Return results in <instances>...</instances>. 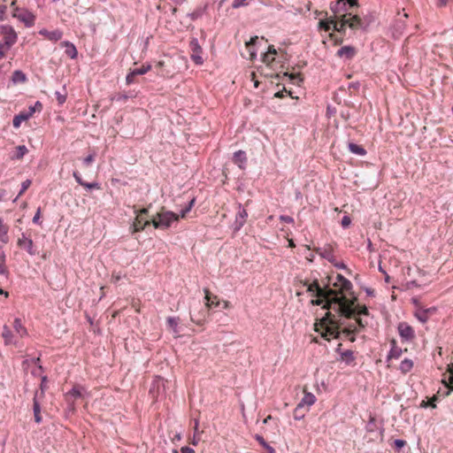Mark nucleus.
Wrapping results in <instances>:
<instances>
[{
	"instance_id": "obj_38",
	"label": "nucleus",
	"mask_w": 453,
	"mask_h": 453,
	"mask_svg": "<svg viewBox=\"0 0 453 453\" xmlns=\"http://www.w3.org/2000/svg\"><path fill=\"white\" fill-rule=\"evenodd\" d=\"M401 352H402L401 349L394 346V347H392V349L389 351L388 357L389 358H398L401 355Z\"/></svg>"
},
{
	"instance_id": "obj_57",
	"label": "nucleus",
	"mask_w": 453,
	"mask_h": 453,
	"mask_svg": "<svg viewBox=\"0 0 453 453\" xmlns=\"http://www.w3.org/2000/svg\"><path fill=\"white\" fill-rule=\"evenodd\" d=\"M191 320L196 324V325H198V326H201L203 324L204 322V319L203 318H195L194 316L191 315Z\"/></svg>"
},
{
	"instance_id": "obj_18",
	"label": "nucleus",
	"mask_w": 453,
	"mask_h": 453,
	"mask_svg": "<svg viewBox=\"0 0 453 453\" xmlns=\"http://www.w3.org/2000/svg\"><path fill=\"white\" fill-rule=\"evenodd\" d=\"M233 160H234V162L236 165H238V166L241 169H244L245 168V164L247 162V157H246L245 151L238 150V151L234 152V157H233Z\"/></svg>"
},
{
	"instance_id": "obj_23",
	"label": "nucleus",
	"mask_w": 453,
	"mask_h": 453,
	"mask_svg": "<svg viewBox=\"0 0 453 453\" xmlns=\"http://www.w3.org/2000/svg\"><path fill=\"white\" fill-rule=\"evenodd\" d=\"M205 293V299H206V306L211 308L212 306L214 307H219L221 304V302L219 300L218 296H214L212 297L210 296V292L208 289H204Z\"/></svg>"
},
{
	"instance_id": "obj_45",
	"label": "nucleus",
	"mask_w": 453,
	"mask_h": 453,
	"mask_svg": "<svg viewBox=\"0 0 453 453\" xmlns=\"http://www.w3.org/2000/svg\"><path fill=\"white\" fill-rule=\"evenodd\" d=\"M83 187L87 189H92V188H100V185L98 182H91V183H88V182H85L83 184Z\"/></svg>"
},
{
	"instance_id": "obj_51",
	"label": "nucleus",
	"mask_w": 453,
	"mask_h": 453,
	"mask_svg": "<svg viewBox=\"0 0 453 453\" xmlns=\"http://www.w3.org/2000/svg\"><path fill=\"white\" fill-rule=\"evenodd\" d=\"M29 362L33 363L34 365H38V367H39L40 369H42V366L39 365V362H40V358H39V357L32 358L31 360H27H27H25V361L23 362V365L25 366V365H28V363H29Z\"/></svg>"
},
{
	"instance_id": "obj_32",
	"label": "nucleus",
	"mask_w": 453,
	"mask_h": 453,
	"mask_svg": "<svg viewBox=\"0 0 453 453\" xmlns=\"http://www.w3.org/2000/svg\"><path fill=\"white\" fill-rule=\"evenodd\" d=\"M8 226L4 225L3 219L0 218V241L4 243L8 242Z\"/></svg>"
},
{
	"instance_id": "obj_59",
	"label": "nucleus",
	"mask_w": 453,
	"mask_h": 453,
	"mask_svg": "<svg viewBox=\"0 0 453 453\" xmlns=\"http://www.w3.org/2000/svg\"><path fill=\"white\" fill-rule=\"evenodd\" d=\"M220 305L225 310H228V309H230L232 307L230 302H228L226 300L222 301Z\"/></svg>"
},
{
	"instance_id": "obj_9",
	"label": "nucleus",
	"mask_w": 453,
	"mask_h": 453,
	"mask_svg": "<svg viewBox=\"0 0 453 453\" xmlns=\"http://www.w3.org/2000/svg\"><path fill=\"white\" fill-rule=\"evenodd\" d=\"M190 48L192 50L191 58L196 65H202L203 63V59L202 58V48L198 42V40L193 38L190 41Z\"/></svg>"
},
{
	"instance_id": "obj_15",
	"label": "nucleus",
	"mask_w": 453,
	"mask_h": 453,
	"mask_svg": "<svg viewBox=\"0 0 453 453\" xmlns=\"http://www.w3.org/2000/svg\"><path fill=\"white\" fill-rule=\"evenodd\" d=\"M356 53H357V50L353 46L347 45V46H343L338 50L337 56L339 58L351 59L355 57Z\"/></svg>"
},
{
	"instance_id": "obj_52",
	"label": "nucleus",
	"mask_w": 453,
	"mask_h": 453,
	"mask_svg": "<svg viewBox=\"0 0 453 453\" xmlns=\"http://www.w3.org/2000/svg\"><path fill=\"white\" fill-rule=\"evenodd\" d=\"M73 176L75 179V180L77 181V183L83 187V184L85 183V181L82 180L80 173L78 172H73Z\"/></svg>"
},
{
	"instance_id": "obj_61",
	"label": "nucleus",
	"mask_w": 453,
	"mask_h": 453,
	"mask_svg": "<svg viewBox=\"0 0 453 453\" xmlns=\"http://www.w3.org/2000/svg\"><path fill=\"white\" fill-rule=\"evenodd\" d=\"M35 111V106H30L27 111H25V112L27 115H29L30 118L34 115Z\"/></svg>"
},
{
	"instance_id": "obj_50",
	"label": "nucleus",
	"mask_w": 453,
	"mask_h": 453,
	"mask_svg": "<svg viewBox=\"0 0 453 453\" xmlns=\"http://www.w3.org/2000/svg\"><path fill=\"white\" fill-rule=\"evenodd\" d=\"M7 271L4 266V256H2L0 257V274L4 275L6 274Z\"/></svg>"
},
{
	"instance_id": "obj_43",
	"label": "nucleus",
	"mask_w": 453,
	"mask_h": 453,
	"mask_svg": "<svg viewBox=\"0 0 453 453\" xmlns=\"http://www.w3.org/2000/svg\"><path fill=\"white\" fill-rule=\"evenodd\" d=\"M55 96H56V98H57V100H58L59 104H63L65 102V100H66V95L65 94H62V93L57 91L55 93Z\"/></svg>"
},
{
	"instance_id": "obj_21",
	"label": "nucleus",
	"mask_w": 453,
	"mask_h": 453,
	"mask_svg": "<svg viewBox=\"0 0 453 453\" xmlns=\"http://www.w3.org/2000/svg\"><path fill=\"white\" fill-rule=\"evenodd\" d=\"M166 323L169 328H171V330L173 331L174 337H179V319L175 317H168L166 319Z\"/></svg>"
},
{
	"instance_id": "obj_29",
	"label": "nucleus",
	"mask_w": 453,
	"mask_h": 453,
	"mask_svg": "<svg viewBox=\"0 0 453 453\" xmlns=\"http://www.w3.org/2000/svg\"><path fill=\"white\" fill-rule=\"evenodd\" d=\"M348 148H349V151L352 152L353 154L359 155V156H365L366 154V150L363 147H361L356 143L349 142L348 145Z\"/></svg>"
},
{
	"instance_id": "obj_30",
	"label": "nucleus",
	"mask_w": 453,
	"mask_h": 453,
	"mask_svg": "<svg viewBox=\"0 0 453 453\" xmlns=\"http://www.w3.org/2000/svg\"><path fill=\"white\" fill-rule=\"evenodd\" d=\"M254 438L256 439V441H258V443L267 451V453H275V449L274 448H273L272 446H270L266 441L263 438V436L259 435V434H256L254 436Z\"/></svg>"
},
{
	"instance_id": "obj_20",
	"label": "nucleus",
	"mask_w": 453,
	"mask_h": 453,
	"mask_svg": "<svg viewBox=\"0 0 453 453\" xmlns=\"http://www.w3.org/2000/svg\"><path fill=\"white\" fill-rule=\"evenodd\" d=\"M2 337L4 340V343L6 345L16 344L14 341L13 334L10 329V327L6 325L3 326Z\"/></svg>"
},
{
	"instance_id": "obj_22",
	"label": "nucleus",
	"mask_w": 453,
	"mask_h": 453,
	"mask_svg": "<svg viewBox=\"0 0 453 453\" xmlns=\"http://www.w3.org/2000/svg\"><path fill=\"white\" fill-rule=\"evenodd\" d=\"M247 217V211L244 208H242L241 204H239V211L236 215L235 219L236 224H238V228L242 227L245 224Z\"/></svg>"
},
{
	"instance_id": "obj_64",
	"label": "nucleus",
	"mask_w": 453,
	"mask_h": 453,
	"mask_svg": "<svg viewBox=\"0 0 453 453\" xmlns=\"http://www.w3.org/2000/svg\"><path fill=\"white\" fill-rule=\"evenodd\" d=\"M34 106H35V111H40L42 108V105L39 101H37Z\"/></svg>"
},
{
	"instance_id": "obj_42",
	"label": "nucleus",
	"mask_w": 453,
	"mask_h": 453,
	"mask_svg": "<svg viewBox=\"0 0 453 453\" xmlns=\"http://www.w3.org/2000/svg\"><path fill=\"white\" fill-rule=\"evenodd\" d=\"M11 48H12L11 46L6 45L4 42H0V59L5 56L6 52Z\"/></svg>"
},
{
	"instance_id": "obj_33",
	"label": "nucleus",
	"mask_w": 453,
	"mask_h": 453,
	"mask_svg": "<svg viewBox=\"0 0 453 453\" xmlns=\"http://www.w3.org/2000/svg\"><path fill=\"white\" fill-rule=\"evenodd\" d=\"M412 366V361L411 359L405 358L401 362L399 368L403 372L406 373L411 370Z\"/></svg>"
},
{
	"instance_id": "obj_53",
	"label": "nucleus",
	"mask_w": 453,
	"mask_h": 453,
	"mask_svg": "<svg viewBox=\"0 0 453 453\" xmlns=\"http://www.w3.org/2000/svg\"><path fill=\"white\" fill-rule=\"evenodd\" d=\"M136 75L135 74H133V70L127 75L126 77V82L127 84L130 85L134 82V77Z\"/></svg>"
},
{
	"instance_id": "obj_41",
	"label": "nucleus",
	"mask_w": 453,
	"mask_h": 453,
	"mask_svg": "<svg viewBox=\"0 0 453 453\" xmlns=\"http://www.w3.org/2000/svg\"><path fill=\"white\" fill-rule=\"evenodd\" d=\"M96 158V152H92L89 155H88L86 157L83 158V164L85 165H89L91 163L94 162Z\"/></svg>"
},
{
	"instance_id": "obj_56",
	"label": "nucleus",
	"mask_w": 453,
	"mask_h": 453,
	"mask_svg": "<svg viewBox=\"0 0 453 453\" xmlns=\"http://www.w3.org/2000/svg\"><path fill=\"white\" fill-rule=\"evenodd\" d=\"M418 287H419V284L417 282V280H411L406 283L407 289H411L413 288H418Z\"/></svg>"
},
{
	"instance_id": "obj_46",
	"label": "nucleus",
	"mask_w": 453,
	"mask_h": 453,
	"mask_svg": "<svg viewBox=\"0 0 453 453\" xmlns=\"http://www.w3.org/2000/svg\"><path fill=\"white\" fill-rule=\"evenodd\" d=\"M40 218H41V208H38L34 218H33V223L41 225L42 222L40 220Z\"/></svg>"
},
{
	"instance_id": "obj_36",
	"label": "nucleus",
	"mask_w": 453,
	"mask_h": 453,
	"mask_svg": "<svg viewBox=\"0 0 453 453\" xmlns=\"http://www.w3.org/2000/svg\"><path fill=\"white\" fill-rule=\"evenodd\" d=\"M32 181L31 180H24L22 183H21V188L19 192V195L17 196V197L14 199V202H16L18 200V198L23 195V193H25V191L30 187Z\"/></svg>"
},
{
	"instance_id": "obj_44",
	"label": "nucleus",
	"mask_w": 453,
	"mask_h": 453,
	"mask_svg": "<svg viewBox=\"0 0 453 453\" xmlns=\"http://www.w3.org/2000/svg\"><path fill=\"white\" fill-rule=\"evenodd\" d=\"M341 224H342L343 228L349 227L350 226V224H351L350 218L349 216H347V215L343 216V218L342 219Z\"/></svg>"
},
{
	"instance_id": "obj_4",
	"label": "nucleus",
	"mask_w": 453,
	"mask_h": 453,
	"mask_svg": "<svg viewBox=\"0 0 453 453\" xmlns=\"http://www.w3.org/2000/svg\"><path fill=\"white\" fill-rule=\"evenodd\" d=\"M347 19L344 20L348 23V27L352 30L366 31L373 21V18L371 15H365L360 17L358 15H353L351 13H345Z\"/></svg>"
},
{
	"instance_id": "obj_19",
	"label": "nucleus",
	"mask_w": 453,
	"mask_h": 453,
	"mask_svg": "<svg viewBox=\"0 0 453 453\" xmlns=\"http://www.w3.org/2000/svg\"><path fill=\"white\" fill-rule=\"evenodd\" d=\"M13 328L16 334L20 337H26L27 336L28 333L25 326L22 324V321L20 319L16 318L13 321Z\"/></svg>"
},
{
	"instance_id": "obj_63",
	"label": "nucleus",
	"mask_w": 453,
	"mask_h": 453,
	"mask_svg": "<svg viewBox=\"0 0 453 453\" xmlns=\"http://www.w3.org/2000/svg\"><path fill=\"white\" fill-rule=\"evenodd\" d=\"M334 266L339 268V269H347V266L344 263L341 262V263H334Z\"/></svg>"
},
{
	"instance_id": "obj_12",
	"label": "nucleus",
	"mask_w": 453,
	"mask_h": 453,
	"mask_svg": "<svg viewBox=\"0 0 453 453\" xmlns=\"http://www.w3.org/2000/svg\"><path fill=\"white\" fill-rule=\"evenodd\" d=\"M436 309L434 307L427 309L418 307L415 311L414 315L420 322L426 323L428 320L430 315L434 313Z\"/></svg>"
},
{
	"instance_id": "obj_3",
	"label": "nucleus",
	"mask_w": 453,
	"mask_h": 453,
	"mask_svg": "<svg viewBox=\"0 0 453 453\" xmlns=\"http://www.w3.org/2000/svg\"><path fill=\"white\" fill-rule=\"evenodd\" d=\"M357 4V0H338L331 4V11L334 12V16H330L326 19H321L319 22V28L324 31H329L333 29V24L335 19L339 17V12H348V10Z\"/></svg>"
},
{
	"instance_id": "obj_5",
	"label": "nucleus",
	"mask_w": 453,
	"mask_h": 453,
	"mask_svg": "<svg viewBox=\"0 0 453 453\" xmlns=\"http://www.w3.org/2000/svg\"><path fill=\"white\" fill-rule=\"evenodd\" d=\"M148 208H143L137 213L136 218L130 227L132 233L140 232L151 223V221L144 219V216L148 214Z\"/></svg>"
},
{
	"instance_id": "obj_1",
	"label": "nucleus",
	"mask_w": 453,
	"mask_h": 453,
	"mask_svg": "<svg viewBox=\"0 0 453 453\" xmlns=\"http://www.w3.org/2000/svg\"><path fill=\"white\" fill-rule=\"evenodd\" d=\"M307 291L315 294L318 297V299L311 301L313 304L321 305L325 303L324 308L335 311L341 317L343 316L347 319L355 317L353 322L345 323L342 319H337L335 315L328 311L319 322L315 323V330L327 341L331 338H344L349 342H355V334L365 328L368 324L366 319L361 318L363 315H368L366 306L354 305L355 298L349 301L336 290L322 288L317 281L309 284Z\"/></svg>"
},
{
	"instance_id": "obj_40",
	"label": "nucleus",
	"mask_w": 453,
	"mask_h": 453,
	"mask_svg": "<svg viewBox=\"0 0 453 453\" xmlns=\"http://www.w3.org/2000/svg\"><path fill=\"white\" fill-rule=\"evenodd\" d=\"M249 0H234L232 3V7L234 9L246 6L248 4Z\"/></svg>"
},
{
	"instance_id": "obj_7",
	"label": "nucleus",
	"mask_w": 453,
	"mask_h": 453,
	"mask_svg": "<svg viewBox=\"0 0 453 453\" xmlns=\"http://www.w3.org/2000/svg\"><path fill=\"white\" fill-rule=\"evenodd\" d=\"M1 34L4 35L3 42L6 45L12 46L16 43L18 40V35L11 26H2L0 27Z\"/></svg>"
},
{
	"instance_id": "obj_11",
	"label": "nucleus",
	"mask_w": 453,
	"mask_h": 453,
	"mask_svg": "<svg viewBox=\"0 0 453 453\" xmlns=\"http://www.w3.org/2000/svg\"><path fill=\"white\" fill-rule=\"evenodd\" d=\"M303 393H304V395H303L302 400L300 401V403L297 404L296 408L295 409L296 413L298 412L304 406L311 407L316 402V396L312 393L306 392L305 390Z\"/></svg>"
},
{
	"instance_id": "obj_31",
	"label": "nucleus",
	"mask_w": 453,
	"mask_h": 453,
	"mask_svg": "<svg viewBox=\"0 0 453 453\" xmlns=\"http://www.w3.org/2000/svg\"><path fill=\"white\" fill-rule=\"evenodd\" d=\"M33 411H34V415H35V420L36 423H41L42 422V417H41V407H40V404L36 399V397L34 398V403H33Z\"/></svg>"
},
{
	"instance_id": "obj_60",
	"label": "nucleus",
	"mask_w": 453,
	"mask_h": 453,
	"mask_svg": "<svg viewBox=\"0 0 453 453\" xmlns=\"http://www.w3.org/2000/svg\"><path fill=\"white\" fill-rule=\"evenodd\" d=\"M437 400V396H434L432 397L429 401H428V406L431 407V408H436V404H435V401Z\"/></svg>"
},
{
	"instance_id": "obj_13",
	"label": "nucleus",
	"mask_w": 453,
	"mask_h": 453,
	"mask_svg": "<svg viewBox=\"0 0 453 453\" xmlns=\"http://www.w3.org/2000/svg\"><path fill=\"white\" fill-rule=\"evenodd\" d=\"M398 332L400 336L406 341L414 338V331L412 327L405 322H402L398 325Z\"/></svg>"
},
{
	"instance_id": "obj_58",
	"label": "nucleus",
	"mask_w": 453,
	"mask_h": 453,
	"mask_svg": "<svg viewBox=\"0 0 453 453\" xmlns=\"http://www.w3.org/2000/svg\"><path fill=\"white\" fill-rule=\"evenodd\" d=\"M257 39H258L257 36L251 37L249 42H246V47L249 48L251 45L255 44V42H257Z\"/></svg>"
},
{
	"instance_id": "obj_47",
	"label": "nucleus",
	"mask_w": 453,
	"mask_h": 453,
	"mask_svg": "<svg viewBox=\"0 0 453 453\" xmlns=\"http://www.w3.org/2000/svg\"><path fill=\"white\" fill-rule=\"evenodd\" d=\"M406 444V441L404 440H402V439H395L394 441V445L396 449H402L403 447H404Z\"/></svg>"
},
{
	"instance_id": "obj_8",
	"label": "nucleus",
	"mask_w": 453,
	"mask_h": 453,
	"mask_svg": "<svg viewBox=\"0 0 453 453\" xmlns=\"http://www.w3.org/2000/svg\"><path fill=\"white\" fill-rule=\"evenodd\" d=\"M165 380L159 376L154 378L151 387L150 388V394L154 399H157L162 393L165 390Z\"/></svg>"
},
{
	"instance_id": "obj_6",
	"label": "nucleus",
	"mask_w": 453,
	"mask_h": 453,
	"mask_svg": "<svg viewBox=\"0 0 453 453\" xmlns=\"http://www.w3.org/2000/svg\"><path fill=\"white\" fill-rule=\"evenodd\" d=\"M12 16L20 22H23L27 27H31L35 24V16L28 10L16 8L13 11Z\"/></svg>"
},
{
	"instance_id": "obj_55",
	"label": "nucleus",
	"mask_w": 453,
	"mask_h": 453,
	"mask_svg": "<svg viewBox=\"0 0 453 453\" xmlns=\"http://www.w3.org/2000/svg\"><path fill=\"white\" fill-rule=\"evenodd\" d=\"M449 387L453 389V364L449 367Z\"/></svg>"
},
{
	"instance_id": "obj_17",
	"label": "nucleus",
	"mask_w": 453,
	"mask_h": 453,
	"mask_svg": "<svg viewBox=\"0 0 453 453\" xmlns=\"http://www.w3.org/2000/svg\"><path fill=\"white\" fill-rule=\"evenodd\" d=\"M39 34L53 42H57V41L60 40L63 36V33L58 29H56L53 31H48L46 29H42L39 31Z\"/></svg>"
},
{
	"instance_id": "obj_54",
	"label": "nucleus",
	"mask_w": 453,
	"mask_h": 453,
	"mask_svg": "<svg viewBox=\"0 0 453 453\" xmlns=\"http://www.w3.org/2000/svg\"><path fill=\"white\" fill-rule=\"evenodd\" d=\"M129 98V96L126 94H119L111 98V100H117V101H126Z\"/></svg>"
},
{
	"instance_id": "obj_39",
	"label": "nucleus",
	"mask_w": 453,
	"mask_h": 453,
	"mask_svg": "<svg viewBox=\"0 0 453 453\" xmlns=\"http://www.w3.org/2000/svg\"><path fill=\"white\" fill-rule=\"evenodd\" d=\"M342 358L345 359V361L349 364L354 360L353 352L351 350H346L342 354Z\"/></svg>"
},
{
	"instance_id": "obj_62",
	"label": "nucleus",
	"mask_w": 453,
	"mask_h": 453,
	"mask_svg": "<svg viewBox=\"0 0 453 453\" xmlns=\"http://www.w3.org/2000/svg\"><path fill=\"white\" fill-rule=\"evenodd\" d=\"M199 441H200V437L198 436V434H194V436H193V438H192V441H191V443H192L193 445H197V444H198V442H199Z\"/></svg>"
},
{
	"instance_id": "obj_2",
	"label": "nucleus",
	"mask_w": 453,
	"mask_h": 453,
	"mask_svg": "<svg viewBox=\"0 0 453 453\" xmlns=\"http://www.w3.org/2000/svg\"><path fill=\"white\" fill-rule=\"evenodd\" d=\"M196 203V199L192 198L188 205L182 209L180 213H174L171 211H164L157 212L151 219V224L157 229L165 230L173 226V223L178 222L180 219H184L186 215L191 211Z\"/></svg>"
},
{
	"instance_id": "obj_16",
	"label": "nucleus",
	"mask_w": 453,
	"mask_h": 453,
	"mask_svg": "<svg viewBox=\"0 0 453 453\" xmlns=\"http://www.w3.org/2000/svg\"><path fill=\"white\" fill-rule=\"evenodd\" d=\"M336 279L337 281L334 283V285L340 288L341 292H349L351 290L352 283L349 280H347L341 274H338Z\"/></svg>"
},
{
	"instance_id": "obj_24",
	"label": "nucleus",
	"mask_w": 453,
	"mask_h": 453,
	"mask_svg": "<svg viewBox=\"0 0 453 453\" xmlns=\"http://www.w3.org/2000/svg\"><path fill=\"white\" fill-rule=\"evenodd\" d=\"M277 54L276 50L273 46H269L267 52L263 55V62L266 65H270L273 60V56Z\"/></svg>"
},
{
	"instance_id": "obj_28",
	"label": "nucleus",
	"mask_w": 453,
	"mask_h": 453,
	"mask_svg": "<svg viewBox=\"0 0 453 453\" xmlns=\"http://www.w3.org/2000/svg\"><path fill=\"white\" fill-rule=\"evenodd\" d=\"M28 152L27 148L25 145H19L16 148V153L11 157L13 160L21 159Z\"/></svg>"
},
{
	"instance_id": "obj_37",
	"label": "nucleus",
	"mask_w": 453,
	"mask_h": 453,
	"mask_svg": "<svg viewBox=\"0 0 453 453\" xmlns=\"http://www.w3.org/2000/svg\"><path fill=\"white\" fill-rule=\"evenodd\" d=\"M320 255L327 259L329 262L334 263V256L332 253V251L329 249H325Z\"/></svg>"
},
{
	"instance_id": "obj_48",
	"label": "nucleus",
	"mask_w": 453,
	"mask_h": 453,
	"mask_svg": "<svg viewBox=\"0 0 453 453\" xmlns=\"http://www.w3.org/2000/svg\"><path fill=\"white\" fill-rule=\"evenodd\" d=\"M181 453H196L195 450L188 446H184L180 449ZM173 453H179L177 449H173Z\"/></svg>"
},
{
	"instance_id": "obj_34",
	"label": "nucleus",
	"mask_w": 453,
	"mask_h": 453,
	"mask_svg": "<svg viewBox=\"0 0 453 453\" xmlns=\"http://www.w3.org/2000/svg\"><path fill=\"white\" fill-rule=\"evenodd\" d=\"M26 80H27V77L22 71H19V70L14 71V73L12 74L13 82H15V83L25 82Z\"/></svg>"
},
{
	"instance_id": "obj_26",
	"label": "nucleus",
	"mask_w": 453,
	"mask_h": 453,
	"mask_svg": "<svg viewBox=\"0 0 453 453\" xmlns=\"http://www.w3.org/2000/svg\"><path fill=\"white\" fill-rule=\"evenodd\" d=\"M29 119H30L29 115H27L25 111H21L13 118V121H12L13 127L15 128H18L20 127V125L23 121H26Z\"/></svg>"
},
{
	"instance_id": "obj_25",
	"label": "nucleus",
	"mask_w": 453,
	"mask_h": 453,
	"mask_svg": "<svg viewBox=\"0 0 453 453\" xmlns=\"http://www.w3.org/2000/svg\"><path fill=\"white\" fill-rule=\"evenodd\" d=\"M63 45L65 47V53L67 56H69L72 59H74L77 58L78 51L76 50V47L73 45V43L70 42H64Z\"/></svg>"
},
{
	"instance_id": "obj_49",
	"label": "nucleus",
	"mask_w": 453,
	"mask_h": 453,
	"mask_svg": "<svg viewBox=\"0 0 453 453\" xmlns=\"http://www.w3.org/2000/svg\"><path fill=\"white\" fill-rule=\"evenodd\" d=\"M280 220L282 222L288 223V224L294 223V219L292 217L287 216V215L280 216Z\"/></svg>"
},
{
	"instance_id": "obj_14",
	"label": "nucleus",
	"mask_w": 453,
	"mask_h": 453,
	"mask_svg": "<svg viewBox=\"0 0 453 453\" xmlns=\"http://www.w3.org/2000/svg\"><path fill=\"white\" fill-rule=\"evenodd\" d=\"M345 19H347L346 14L339 12V17L335 19L333 24V29L339 33H345L346 27H348V23L344 22Z\"/></svg>"
},
{
	"instance_id": "obj_35",
	"label": "nucleus",
	"mask_w": 453,
	"mask_h": 453,
	"mask_svg": "<svg viewBox=\"0 0 453 453\" xmlns=\"http://www.w3.org/2000/svg\"><path fill=\"white\" fill-rule=\"evenodd\" d=\"M151 69L150 65H142L140 68H135L133 70V74L135 75H142L147 73Z\"/></svg>"
},
{
	"instance_id": "obj_27",
	"label": "nucleus",
	"mask_w": 453,
	"mask_h": 453,
	"mask_svg": "<svg viewBox=\"0 0 453 453\" xmlns=\"http://www.w3.org/2000/svg\"><path fill=\"white\" fill-rule=\"evenodd\" d=\"M85 388L81 386H74L67 394L66 397L72 396L73 398L81 397L85 392Z\"/></svg>"
},
{
	"instance_id": "obj_10",
	"label": "nucleus",
	"mask_w": 453,
	"mask_h": 453,
	"mask_svg": "<svg viewBox=\"0 0 453 453\" xmlns=\"http://www.w3.org/2000/svg\"><path fill=\"white\" fill-rule=\"evenodd\" d=\"M17 244L19 248L26 250L29 255L35 256L36 254V251L34 250L33 240L27 237L24 233L19 237Z\"/></svg>"
}]
</instances>
